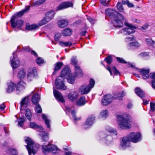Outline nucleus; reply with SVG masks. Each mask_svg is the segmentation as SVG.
Here are the masks:
<instances>
[{
	"label": "nucleus",
	"instance_id": "1",
	"mask_svg": "<svg viewBox=\"0 0 155 155\" xmlns=\"http://www.w3.org/2000/svg\"><path fill=\"white\" fill-rule=\"evenodd\" d=\"M105 12L108 16L111 18H114L111 21L114 26L118 28L123 26V23L122 21H126V20L122 15L115 10L110 9H106ZM124 25L128 28L122 29L121 31V33L125 35H127L135 32L134 29L137 28L136 26L129 23L127 21L125 22Z\"/></svg>",
	"mask_w": 155,
	"mask_h": 155
},
{
	"label": "nucleus",
	"instance_id": "2",
	"mask_svg": "<svg viewBox=\"0 0 155 155\" xmlns=\"http://www.w3.org/2000/svg\"><path fill=\"white\" fill-rule=\"evenodd\" d=\"M70 72V69L68 67L62 69L61 72V76L57 77L55 81L57 89L63 90H66L67 87L64 85L63 78L69 76Z\"/></svg>",
	"mask_w": 155,
	"mask_h": 155
},
{
	"label": "nucleus",
	"instance_id": "3",
	"mask_svg": "<svg viewBox=\"0 0 155 155\" xmlns=\"http://www.w3.org/2000/svg\"><path fill=\"white\" fill-rule=\"evenodd\" d=\"M130 116L127 114L119 115L118 116L117 122L118 128L120 129H129L131 128L130 123L131 119Z\"/></svg>",
	"mask_w": 155,
	"mask_h": 155
},
{
	"label": "nucleus",
	"instance_id": "4",
	"mask_svg": "<svg viewBox=\"0 0 155 155\" xmlns=\"http://www.w3.org/2000/svg\"><path fill=\"white\" fill-rule=\"evenodd\" d=\"M25 140L27 145H26L28 152L29 155L32 153L33 154H35L38 149L39 145L35 144L31 139L28 137H25Z\"/></svg>",
	"mask_w": 155,
	"mask_h": 155
},
{
	"label": "nucleus",
	"instance_id": "5",
	"mask_svg": "<svg viewBox=\"0 0 155 155\" xmlns=\"http://www.w3.org/2000/svg\"><path fill=\"white\" fill-rule=\"evenodd\" d=\"M94 84L95 82L94 80L91 79L88 85L84 84L79 87L78 89L79 93L81 95L88 94L94 87Z\"/></svg>",
	"mask_w": 155,
	"mask_h": 155
},
{
	"label": "nucleus",
	"instance_id": "6",
	"mask_svg": "<svg viewBox=\"0 0 155 155\" xmlns=\"http://www.w3.org/2000/svg\"><path fill=\"white\" fill-rule=\"evenodd\" d=\"M42 149L43 152L45 153L47 152H51L53 153H56L60 151L59 149L56 146L49 143L47 145H43L42 146Z\"/></svg>",
	"mask_w": 155,
	"mask_h": 155
},
{
	"label": "nucleus",
	"instance_id": "7",
	"mask_svg": "<svg viewBox=\"0 0 155 155\" xmlns=\"http://www.w3.org/2000/svg\"><path fill=\"white\" fill-rule=\"evenodd\" d=\"M127 137L130 142L136 143L140 141L142 136L139 133L132 132L130 133Z\"/></svg>",
	"mask_w": 155,
	"mask_h": 155
},
{
	"label": "nucleus",
	"instance_id": "8",
	"mask_svg": "<svg viewBox=\"0 0 155 155\" xmlns=\"http://www.w3.org/2000/svg\"><path fill=\"white\" fill-rule=\"evenodd\" d=\"M16 51L13 52V58L10 60L11 64L13 68H16L19 67L20 65V61L16 55Z\"/></svg>",
	"mask_w": 155,
	"mask_h": 155
},
{
	"label": "nucleus",
	"instance_id": "9",
	"mask_svg": "<svg viewBox=\"0 0 155 155\" xmlns=\"http://www.w3.org/2000/svg\"><path fill=\"white\" fill-rule=\"evenodd\" d=\"M114 99L113 97L111 94L106 95L103 97L101 103L103 105H107L111 103Z\"/></svg>",
	"mask_w": 155,
	"mask_h": 155
},
{
	"label": "nucleus",
	"instance_id": "10",
	"mask_svg": "<svg viewBox=\"0 0 155 155\" xmlns=\"http://www.w3.org/2000/svg\"><path fill=\"white\" fill-rule=\"evenodd\" d=\"M130 140L127 136L124 137L120 143V146L123 149H125L130 145Z\"/></svg>",
	"mask_w": 155,
	"mask_h": 155
},
{
	"label": "nucleus",
	"instance_id": "11",
	"mask_svg": "<svg viewBox=\"0 0 155 155\" xmlns=\"http://www.w3.org/2000/svg\"><path fill=\"white\" fill-rule=\"evenodd\" d=\"M95 117L94 115L89 116L87 118L84 125V128H87L90 127L94 122Z\"/></svg>",
	"mask_w": 155,
	"mask_h": 155
},
{
	"label": "nucleus",
	"instance_id": "12",
	"mask_svg": "<svg viewBox=\"0 0 155 155\" xmlns=\"http://www.w3.org/2000/svg\"><path fill=\"white\" fill-rule=\"evenodd\" d=\"M12 26L13 28H15L17 26L18 28L21 27L23 24V21L22 20L19 19V18L15 19L11 18L10 20Z\"/></svg>",
	"mask_w": 155,
	"mask_h": 155
},
{
	"label": "nucleus",
	"instance_id": "13",
	"mask_svg": "<svg viewBox=\"0 0 155 155\" xmlns=\"http://www.w3.org/2000/svg\"><path fill=\"white\" fill-rule=\"evenodd\" d=\"M30 8V6L28 5L27 7L25 9L17 13L16 14H15L12 16V20H13V19H16L22 16L25 13H26L28 11Z\"/></svg>",
	"mask_w": 155,
	"mask_h": 155
},
{
	"label": "nucleus",
	"instance_id": "14",
	"mask_svg": "<svg viewBox=\"0 0 155 155\" xmlns=\"http://www.w3.org/2000/svg\"><path fill=\"white\" fill-rule=\"evenodd\" d=\"M72 3L70 2H64L61 3L56 8L57 11L69 7H73Z\"/></svg>",
	"mask_w": 155,
	"mask_h": 155
},
{
	"label": "nucleus",
	"instance_id": "15",
	"mask_svg": "<svg viewBox=\"0 0 155 155\" xmlns=\"http://www.w3.org/2000/svg\"><path fill=\"white\" fill-rule=\"evenodd\" d=\"M37 70L36 68H34L32 71L29 72L27 75V79L28 81H31L33 78L37 76Z\"/></svg>",
	"mask_w": 155,
	"mask_h": 155
},
{
	"label": "nucleus",
	"instance_id": "16",
	"mask_svg": "<svg viewBox=\"0 0 155 155\" xmlns=\"http://www.w3.org/2000/svg\"><path fill=\"white\" fill-rule=\"evenodd\" d=\"M29 101L28 97H25L22 99L20 103L21 110H25L26 109L28 105Z\"/></svg>",
	"mask_w": 155,
	"mask_h": 155
},
{
	"label": "nucleus",
	"instance_id": "17",
	"mask_svg": "<svg viewBox=\"0 0 155 155\" xmlns=\"http://www.w3.org/2000/svg\"><path fill=\"white\" fill-rule=\"evenodd\" d=\"M139 71L144 79H147L150 78L149 73L150 72V70L149 69L143 68L140 69Z\"/></svg>",
	"mask_w": 155,
	"mask_h": 155
},
{
	"label": "nucleus",
	"instance_id": "18",
	"mask_svg": "<svg viewBox=\"0 0 155 155\" xmlns=\"http://www.w3.org/2000/svg\"><path fill=\"white\" fill-rule=\"evenodd\" d=\"M53 93L54 97L59 101L63 103L64 101L63 97L60 92L54 89L53 90Z\"/></svg>",
	"mask_w": 155,
	"mask_h": 155
},
{
	"label": "nucleus",
	"instance_id": "19",
	"mask_svg": "<svg viewBox=\"0 0 155 155\" xmlns=\"http://www.w3.org/2000/svg\"><path fill=\"white\" fill-rule=\"evenodd\" d=\"M16 85L14 83L10 82L8 83V87L6 89V92L10 93L12 92L15 88Z\"/></svg>",
	"mask_w": 155,
	"mask_h": 155
},
{
	"label": "nucleus",
	"instance_id": "20",
	"mask_svg": "<svg viewBox=\"0 0 155 155\" xmlns=\"http://www.w3.org/2000/svg\"><path fill=\"white\" fill-rule=\"evenodd\" d=\"M78 96V92L76 91H74L68 94V98L71 100L74 101L77 99Z\"/></svg>",
	"mask_w": 155,
	"mask_h": 155
},
{
	"label": "nucleus",
	"instance_id": "21",
	"mask_svg": "<svg viewBox=\"0 0 155 155\" xmlns=\"http://www.w3.org/2000/svg\"><path fill=\"white\" fill-rule=\"evenodd\" d=\"M106 69L109 71L110 74L111 76L113 75L112 71L114 72L115 75H117L120 74L119 72L114 66L112 67L111 68H110L109 67H108Z\"/></svg>",
	"mask_w": 155,
	"mask_h": 155
},
{
	"label": "nucleus",
	"instance_id": "22",
	"mask_svg": "<svg viewBox=\"0 0 155 155\" xmlns=\"http://www.w3.org/2000/svg\"><path fill=\"white\" fill-rule=\"evenodd\" d=\"M71 62L72 64L74 65L75 68H76V71L77 72V70H78L81 73L80 68L79 66L77 65L78 61L76 57H73L71 59Z\"/></svg>",
	"mask_w": 155,
	"mask_h": 155
},
{
	"label": "nucleus",
	"instance_id": "23",
	"mask_svg": "<svg viewBox=\"0 0 155 155\" xmlns=\"http://www.w3.org/2000/svg\"><path fill=\"white\" fill-rule=\"evenodd\" d=\"M135 91L136 94L141 98L143 99L145 96V95L143 91L138 87L136 88Z\"/></svg>",
	"mask_w": 155,
	"mask_h": 155
},
{
	"label": "nucleus",
	"instance_id": "24",
	"mask_svg": "<svg viewBox=\"0 0 155 155\" xmlns=\"http://www.w3.org/2000/svg\"><path fill=\"white\" fill-rule=\"evenodd\" d=\"M55 14L54 11H51L48 12L46 14V17L48 21H50L53 18Z\"/></svg>",
	"mask_w": 155,
	"mask_h": 155
},
{
	"label": "nucleus",
	"instance_id": "25",
	"mask_svg": "<svg viewBox=\"0 0 155 155\" xmlns=\"http://www.w3.org/2000/svg\"><path fill=\"white\" fill-rule=\"evenodd\" d=\"M25 84L23 81L19 82L17 84L16 90L20 91L25 88Z\"/></svg>",
	"mask_w": 155,
	"mask_h": 155
},
{
	"label": "nucleus",
	"instance_id": "26",
	"mask_svg": "<svg viewBox=\"0 0 155 155\" xmlns=\"http://www.w3.org/2000/svg\"><path fill=\"white\" fill-rule=\"evenodd\" d=\"M40 96L37 94H34L31 100L34 104H37L40 101Z\"/></svg>",
	"mask_w": 155,
	"mask_h": 155
},
{
	"label": "nucleus",
	"instance_id": "27",
	"mask_svg": "<svg viewBox=\"0 0 155 155\" xmlns=\"http://www.w3.org/2000/svg\"><path fill=\"white\" fill-rule=\"evenodd\" d=\"M58 44L62 47H70L72 45V43L70 41L67 42H64L62 41H59Z\"/></svg>",
	"mask_w": 155,
	"mask_h": 155
},
{
	"label": "nucleus",
	"instance_id": "28",
	"mask_svg": "<svg viewBox=\"0 0 155 155\" xmlns=\"http://www.w3.org/2000/svg\"><path fill=\"white\" fill-rule=\"evenodd\" d=\"M86 102L85 97L82 96L77 101L76 104L78 106H81L84 105Z\"/></svg>",
	"mask_w": 155,
	"mask_h": 155
},
{
	"label": "nucleus",
	"instance_id": "29",
	"mask_svg": "<svg viewBox=\"0 0 155 155\" xmlns=\"http://www.w3.org/2000/svg\"><path fill=\"white\" fill-rule=\"evenodd\" d=\"M45 1L46 0H36L33 2L31 5L32 7L38 6L44 3Z\"/></svg>",
	"mask_w": 155,
	"mask_h": 155
},
{
	"label": "nucleus",
	"instance_id": "30",
	"mask_svg": "<svg viewBox=\"0 0 155 155\" xmlns=\"http://www.w3.org/2000/svg\"><path fill=\"white\" fill-rule=\"evenodd\" d=\"M150 78L153 79L151 83L152 88L155 89V73H151L150 74Z\"/></svg>",
	"mask_w": 155,
	"mask_h": 155
},
{
	"label": "nucleus",
	"instance_id": "31",
	"mask_svg": "<svg viewBox=\"0 0 155 155\" xmlns=\"http://www.w3.org/2000/svg\"><path fill=\"white\" fill-rule=\"evenodd\" d=\"M68 21L65 19L59 21L58 22V25L59 27L63 28L66 27L68 25Z\"/></svg>",
	"mask_w": 155,
	"mask_h": 155
},
{
	"label": "nucleus",
	"instance_id": "32",
	"mask_svg": "<svg viewBox=\"0 0 155 155\" xmlns=\"http://www.w3.org/2000/svg\"><path fill=\"white\" fill-rule=\"evenodd\" d=\"M125 95L126 93L124 91H122L114 94V95L113 97L114 99L118 98L119 99H121Z\"/></svg>",
	"mask_w": 155,
	"mask_h": 155
},
{
	"label": "nucleus",
	"instance_id": "33",
	"mask_svg": "<svg viewBox=\"0 0 155 155\" xmlns=\"http://www.w3.org/2000/svg\"><path fill=\"white\" fill-rule=\"evenodd\" d=\"M66 111H68V112H71V114L75 120H77V119L75 116V113L73 110V107H66Z\"/></svg>",
	"mask_w": 155,
	"mask_h": 155
},
{
	"label": "nucleus",
	"instance_id": "34",
	"mask_svg": "<svg viewBox=\"0 0 155 155\" xmlns=\"http://www.w3.org/2000/svg\"><path fill=\"white\" fill-rule=\"evenodd\" d=\"M106 130L109 133L112 134L113 135H117V132L116 130L109 126H107L106 128Z\"/></svg>",
	"mask_w": 155,
	"mask_h": 155
},
{
	"label": "nucleus",
	"instance_id": "35",
	"mask_svg": "<svg viewBox=\"0 0 155 155\" xmlns=\"http://www.w3.org/2000/svg\"><path fill=\"white\" fill-rule=\"evenodd\" d=\"M26 74L25 70L23 69L20 70L18 73V78L20 79H21L23 78Z\"/></svg>",
	"mask_w": 155,
	"mask_h": 155
},
{
	"label": "nucleus",
	"instance_id": "36",
	"mask_svg": "<svg viewBox=\"0 0 155 155\" xmlns=\"http://www.w3.org/2000/svg\"><path fill=\"white\" fill-rule=\"evenodd\" d=\"M72 30L69 28H66L62 31V34L64 36H68L71 35Z\"/></svg>",
	"mask_w": 155,
	"mask_h": 155
},
{
	"label": "nucleus",
	"instance_id": "37",
	"mask_svg": "<svg viewBox=\"0 0 155 155\" xmlns=\"http://www.w3.org/2000/svg\"><path fill=\"white\" fill-rule=\"evenodd\" d=\"M7 153L11 155H18L17 150L14 148H9L7 150Z\"/></svg>",
	"mask_w": 155,
	"mask_h": 155
},
{
	"label": "nucleus",
	"instance_id": "38",
	"mask_svg": "<svg viewBox=\"0 0 155 155\" xmlns=\"http://www.w3.org/2000/svg\"><path fill=\"white\" fill-rule=\"evenodd\" d=\"M42 137L43 141H47L48 139V134L44 132H42L39 134Z\"/></svg>",
	"mask_w": 155,
	"mask_h": 155
},
{
	"label": "nucleus",
	"instance_id": "39",
	"mask_svg": "<svg viewBox=\"0 0 155 155\" xmlns=\"http://www.w3.org/2000/svg\"><path fill=\"white\" fill-rule=\"evenodd\" d=\"M108 116V113L107 110H104L100 112V117L104 119H106Z\"/></svg>",
	"mask_w": 155,
	"mask_h": 155
},
{
	"label": "nucleus",
	"instance_id": "40",
	"mask_svg": "<svg viewBox=\"0 0 155 155\" xmlns=\"http://www.w3.org/2000/svg\"><path fill=\"white\" fill-rule=\"evenodd\" d=\"M42 118L45 122V124L48 128H50V121L49 120L46 116L44 114H42Z\"/></svg>",
	"mask_w": 155,
	"mask_h": 155
},
{
	"label": "nucleus",
	"instance_id": "41",
	"mask_svg": "<svg viewBox=\"0 0 155 155\" xmlns=\"http://www.w3.org/2000/svg\"><path fill=\"white\" fill-rule=\"evenodd\" d=\"M63 63L61 62L56 63L54 64L55 67L54 69V70L57 71L60 70L63 66Z\"/></svg>",
	"mask_w": 155,
	"mask_h": 155
},
{
	"label": "nucleus",
	"instance_id": "42",
	"mask_svg": "<svg viewBox=\"0 0 155 155\" xmlns=\"http://www.w3.org/2000/svg\"><path fill=\"white\" fill-rule=\"evenodd\" d=\"M146 41L148 45L155 47V42L151 38H146Z\"/></svg>",
	"mask_w": 155,
	"mask_h": 155
},
{
	"label": "nucleus",
	"instance_id": "43",
	"mask_svg": "<svg viewBox=\"0 0 155 155\" xmlns=\"http://www.w3.org/2000/svg\"><path fill=\"white\" fill-rule=\"evenodd\" d=\"M30 125L31 127L33 128H39L41 130L43 129L42 127H39L38 125H37L35 123L33 122H30Z\"/></svg>",
	"mask_w": 155,
	"mask_h": 155
},
{
	"label": "nucleus",
	"instance_id": "44",
	"mask_svg": "<svg viewBox=\"0 0 155 155\" xmlns=\"http://www.w3.org/2000/svg\"><path fill=\"white\" fill-rule=\"evenodd\" d=\"M38 27V25L34 24L32 25H27L26 29L28 30H31L37 28Z\"/></svg>",
	"mask_w": 155,
	"mask_h": 155
},
{
	"label": "nucleus",
	"instance_id": "45",
	"mask_svg": "<svg viewBox=\"0 0 155 155\" xmlns=\"http://www.w3.org/2000/svg\"><path fill=\"white\" fill-rule=\"evenodd\" d=\"M49 21H48L46 17H45L39 22L38 24L39 26H41L44 25Z\"/></svg>",
	"mask_w": 155,
	"mask_h": 155
},
{
	"label": "nucleus",
	"instance_id": "46",
	"mask_svg": "<svg viewBox=\"0 0 155 155\" xmlns=\"http://www.w3.org/2000/svg\"><path fill=\"white\" fill-rule=\"evenodd\" d=\"M35 61L36 63L39 65H41L45 62V61L41 57L37 58L36 59Z\"/></svg>",
	"mask_w": 155,
	"mask_h": 155
},
{
	"label": "nucleus",
	"instance_id": "47",
	"mask_svg": "<svg viewBox=\"0 0 155 155\" xmlns=\"http://www.w3.org/2000/svg\"><path fill=\"white\" fill-rule=\"evenodd\" d=\"M25 115L28 119L31 120L32 115L30 110L27 109L26 110Z\"/></svg>",
	"mask_w": 155,
	"mask_h": 155
},
{
	"label": "nucleus",
	"instance_id": "48",
	"mask_svg": "<svg viewBox=\"0 0 155 155\" xmlns=\"http://www.w3.org/2000/svg\"><path fill=\"white\" fill-rule=\"evenodd\" d=\"M35 111L37 113H40L42 112V109L40 105L36 104L35 107Z\"/></svg>",
	"mask_w": 155,
	"mask_h": 155
},
{
	"label": "nucleus",
	"instance_id": "49",
	"mask_svg": "<svg viewBox=\"0 0 155 155\" xmlns=\"http://www.w3.org/2000/svg\"><path fill=\"white\" fill-rule=\"evenodd\" d=\"M25 121V119L23 118H20L18 121V125L21 127L24 125V123Z\"/></svg>",
	"mask_w": 155,
	"mask_h": 155
},
{
	"label": "nucleus",
	"instance_id": "50",
	"mask_svg": "<svg viewBox=\"0 0 155 155\" xmlns=\"http://www.w3.org/2000/svg\"><path fill=\"white\" fill-rule=\"evenodd\" d=\"M68 77L67 79L68 82L70 84L73 83L74 81V78L71 76H70V75Z\"/></svg>",
	"mask_w": 155,
	"mask_h": 155
},
{
	"label": "nucleus",
	"instance_id": "51",
	"mask_svg": "<svg viewBox=\"0 0 155 155\" xmlns=\"http://www.w3.org/2000/svg\"><path fill=\"white\" fill-rule=\"evenodd\" d=\"M117 9L120 12H123L124 10V8L123 7V5L121 3L119 2L117 3Z\"/></svg>",
	"mask_w": 155,
	"mask_h": 155
},
{
	"label": "nucleus",
	"instance_id": "52",
	"mask_svg": "<svg viewBox=\"0 0 155 155\" xmlns=\"http://www.w3.org/2000/svg\"><path fill=\"white\" fill-rule=\"evenodd\" d=\"M101 3L104 6H107L109 1L107 0H100Z\"/></svg>",
	"mask_w": 155,
	"mask_h": 155
},
{
	"label": "nucleus",
	"instance_id": "53",
	"mask_svg": "<svg viewBox=\"0 0 155 155\" xmlns=\"http://www.w3.org/2000/svg\"><path fill=\"white\" fill-rule=\"evenodd\" d=\"M105 60L107 63L110 64L112 62V57L111 56H109L105 58Z\"/></svg>",
	"mask_w": 155,
	"mask_h": 155
},
{
	"label": "nucleus",
	"instance_id": "54",
	"mask_svg": "<svg viewBox=\"0 0 155 155\" xmlns=\"http://www.w3.org/2000/svg\"><path fill=\"white\" fill-rule=\"evenodd\" d=\"M134 40V37L133 36H128L126 37L125 38V41L127 42H128L131 41H133Z\"/></svg>",
	"mask_w": 155,
	"mask_h": 155
},
{
	"label": "nucleus",
	"instance_id": "55",
	"mask_svg": "<svg viewBox=\"0 0 155 155\" xmlns=\"http://www.w3.org/2000/svg\"><path fill=\"white\" fill-rule=\"evenodd\" d=\"M117 61L119 63L122 64H126L127 62L124 60L122 58L119 57H116Z\"/></svg>",
	"mask_w": 155,
	"mask_h": 155
},
{
	"label": "nucleus",
	"instance_id": "56",
	"mask_svg": "<svg viewBox=\"0 0 155 155\" xmlns=\"http://www.w3.org/2000/svg\"><path fill=\"white\" fill-rule=\"evenodd\" d=\"M105 132H102L100 133L99 134V136L102 139H104L106 137L108 136V134L105 133Z\"/></svg>",
	"mask_w": 155,
	"mask_h": 155
},
{
	"label": "nucleus",
	"instance_id": "57",
	"mask_svg": "<svg viewBox=\"0 0 155 155\" xmlns=\"http://www.w3.org/2000/svg\"><path fill=\"white\" fill-rule=\"evenodd\" d=\"M61 33H56L55 35L54 40L56 41H58L61 38Z\"/></svg>",
	"mask_w": 155,
	"mask_h": 155
},
{
	"label": "nucleus",
	"instance_id": "58",
	"mask_svg": "<svg viewBox=\"0 0 155 155\" xmlns=\"http://www.w3.org/2000/svg\"><path fill=\"white\" fill-rule=\"evenodd\" d=\"M130 45L131 46H134L136 47H139L140 46V44L136 41L131 43Z\"/></svg>",
	"mask_w": 155,
	"mask_h": 155
},
{
	"label": "nucleus",
	"instance_id": "59",
	"mask_svg": "<svg viewBox=\"0 0 155 155\" xmlns=\"http://www.w3.org/2000/svg\"><path fill=\"white\" fill-rule=\"evenodd\" d=\"M150 107L151 110L153 112L155 110V103L151 102L150 103Z\"/></svg>",
	"mask_w": 155,
	"mask_h": 155
},
{
	"label": "nucleus",
	"instance_id": "60",
	"mask_svg": "<svg viewBox=\"0 0 155 155\" xmlns=\"http://www.w3.org/2000/svg\"><path fill=\"white\" fill-rule=\"evenodd\" d=\"M140 55L143 57H145L148 56L149 54L147 52H142L139 54Z\"/></svg>",
	"mask_w": 155,
	"mask_h": 155
},
{
	"label": "nucleus",
	"instance_id": "61",
	"mask_svg": "<svg viewBox=\"0 0 155 155\" xmlns=\"http://www.w3.org/2000/svg\"><path fill=\"white\" fill-rule=\"evenodd\" d=\"M148 26L149 25L148 24H145L141 27V29L142 30V31H144L148 29Z\"/></svg>",
	"mask_w": 155,
	"mask_h": 155
},
{
	"label": "nucleus",
	"instance_id": "62",
	"mask_svg": "<svg viewBox=\"0 0 155 155\" xmlns=\"http://www.w3.org/2000/svg\"><path fill=\"white\" fill-rule=\"evenodd\" d=\"M81 73L80 71L78 70H77V72L76 71V68H75V72L77 76H82L83 75V73L81 70Z\"/></svg>",
	"mask_w": 155,
	"mask_h": 155
},
{
	"label": "nucleus",
	"instance_id": "63",
	"mask_svg": "<svg viewBox=\"0 0 155 155\" xmlns=\"http://www.w3.org/2000/svg\"><path fill=\"white\" fill-rule=\"evenodd\" d=\"M87 19L92 24H93L94 23V22L95 21L94 19L90 17H87Z\"/></svg>",
	"mask_w": 155,
	"mask_h": 155
},
{
	"label": "nucleus",
	"instance_id": "64",
	"mask_svg": "<svg viewBox=\"0 0 155 155\" xmlns=\"http://www.w3.org/2000/svg\"><path fill=\"white\" fill-rule=\"evenodd\" d=\"M127 5L129 7H132L134 6V5L129 2L128 1L127 2Z\"/></svg>",
	"mask_w": 155,
	"mask_h": 155
}]
</instances>
